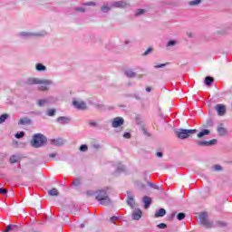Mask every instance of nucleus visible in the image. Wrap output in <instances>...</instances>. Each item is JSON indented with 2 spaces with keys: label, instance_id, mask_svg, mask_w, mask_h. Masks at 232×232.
<instances>
[{
  "label": "nucleus",
  "instance_id": "nucleus-1",
  "mask_svg": "<svg viewBox=\"0 0 232 232\" xmlns=\"http://www.w3.org/2000/svg\"><path fill=\"white\" fill-rule=\"evenodd\" d=\"M25 84H27L28 86H34V84H39L40 86H38V90H40V92H48L49 90L48 86L53 84V82L47 79L32 77V78H28L25 81Z\"/></svg>",
  "mask_w": 232,
  "mask_h": 232
},
{
  "label": "nucleus",
  "instance_id": "nucleus-2",
  "mask_svg": "<svg viewBox=\"0 0 232 232\" xmlns=\"http://www.w3.org/2000/svg\"><path fill=\"white\" fill-rule=\"evenodd\" d=\"M199 222L207 229H211V227H215V226L218 227H224V226H226L224 221H217L216 224L213 225L211 221L208 220V214L206 212H203L199 215Z\"/></svg>",
  "mask_w": 232,
  "mask_h": 232
},
{
  "label": "nucleus",
  "instance_id": "nucleus-3",
  "mask_svg": "<svg viewBox=\"0 0 232 232\" xmlns=\"http://www.w3.org/2000/svg\"><path fill=\"white\" fill-rule=\"evenodd\" d=\"M95 198L102 206H110V204H111V200L110 197H108V191L106 189L96 191Z\"/></svg>",
  "mask_w": 232,
  "mask_h": 232
},
{
  "label": "nucleus",
  "instance_id": "nucleus-4",
  "mask_svg": "<svg viewBox=\"0 0 232 232\" xmlns=\"http://www.w3.org/2000/svg\"><path fill=\"white\" fill-rule=\"evenodd\" d=\"M46 137L44 135L38 133L35 134L31 141L33 148H41V146H44L46 144Z\"/></svg>",
  "mask_w": 232,
  "mask_h": 232
},
{
  "label": "nucleus",
  "instance_id": "nucleus-5",
  "mask_svg": "<svg viewBox=\"0 0 232 232\" xmlns=\"http://www.w3.org/2000/svg\"><path fill=\"white\" fill-rule=\"evenodd\" d=\"M127 5L128 4L124 1L114 2L111 5L106 4L102 6V12L103 14H108V12H110V10H111L112 6H114L115 8H125V6H127Z\"/></svg>",
  "mask_w": 232,
  "mask_h": 232
},
{
  "label": "nucleus",
  "instance_id": "nucleus-6",
  "mask_svg": "<svg viewBox=\"0 0 232 232\" xmlns=\"http://www.w3.org/2000/svg\"><path fill=\"white\" fill-rule=\"evenodd\" d=\"M46 34V32L43 31L41 33H30V32H22L18 34V37L22 39H30V37H43Z\"/></svg>",
  "mask_w": 232,
  "mask_h": 232
},
{
  "label": "nucleus",
  "instance_id": "nucleus-7",
  "mask_svg": "<svg viewBox=\"0 0 232 232\" xmlns=\"http://www.w3.org/2000/svg\"><path fill=\"white\" fill-rule=\"evenodd\" d=\"M195 133H197V130L179 129V131H177V137H179V139H188V137Z\"/></svg>",
  "mask_w": 232,
  "mask_h": 232
},
{
  "label": "nucleus",
  "instance_id": "nucleus-8",
  "mask_svg": "<svg viewBox=\"0 0 232 232\" xmlns=\"http://www.w3.org/2000/svg\"><path fill=\"white\" fill-rule=\"evenodd\" d=\"M124 124V119L122 117H116L112 120L111 126L112 128H119Z\"/></svg>",
  "mask_w": 232,
  "mask_h": 232
},
{
  "label": "nucleus",
  "instance_id": "nucleus-9",
  "mask_svg": "<svg viewBox=\"0 0 232 232\" xmlns=\"http://www.w3.org/2000/svg\"><path fill=\"white\" fill-rule=\"evenodd\" d=\"M72 106H74L76 110H86V102L82 101H73Z\"/></svg>",
  "mask_w": 232,
  "mask_h": 232
},
{
  "label": "nucleus",
  "instance_id": "nucleus-10",
  "mask_svg": "<svg viewBox=\"0 0 232 232\" xmlns=\"http://www.w3.org/2000/svg\"><path fill=\"white\" fill-rule=\"evenodd\" d=\"M50 144L53 146H64V140L63 138L51 139Z\"/></svg>",
  "mask_w": 232,
  "mask_h": 232
},
{
  "label": "nucleus",
  "instance_id": "nucleus-11",
  "mask_svg": "<svg viewBox=\"0 0 232 232\" xmlns=\"http://www.w3.org/2000/svg\"><path fill=\"white\" fill-rule=\"evenodd\" d=\"M142 218V210L140 208L132 212V220H140Z\"/></svg>",
  "mask_w": 232,
  "mask_h": 232
},
{
  "label": "nucleus",
  "instance_id": "nucleus-12",
  "mask_svg": "<svg viewBox=\"0 0 232 232\" xmlns=\"http://www.w3.org/2000/svg\"><path fill=\"white\" fill-rule=\"evenodd\" d=\"M217 142V140H209V141H202V140H198L197 141V144L198 146H213V144H216Z\"/></svg>",
  "mask_w": 232,
  "mask_h": 232
},
{
  "label": "nucleus",
  "instance_id": "nucleus-13",
  "mask_svg": "<svg viewBox=\"0 0 232 232\" xmlns=\"http://www.w3.org/2000/svg\"><path fill=\"white\" fill-rule=\"evenodd\" d=\"M218 133L220 135V137H224L225 135H227V130L224 128V124H219L218 127Z\"/></svg>",
  "mask_w": 232,
  "mask_h": 232
},
{
  "label": "nucleus",
  "instance_id": "nucleus-14",
  "mask_svg": "<svg viewBox=\"0 0 232 232\" xmlns=\"http://www.w3.org/2000/svg\"><path fill=\"white\" fill-rule=\"evenodd\" d=\"M216 110H217L218 115H220V116L226 115V106H224L222 104H218V105H216Z\"/></svg>",
  "mask_w": 232,
  "mask_h": 232
},
{
  "label": "nucleus",
  "instance_id": "nucleus-15",
  "mask_svg": "<svg viewBox=\"0 0 232 232\" xmlns=\"http://www.w3.org/2000/svg\"><path fill=\"white\" fill-rule=\"evenodd\" d=\"M57 122H59V124H68V122H70V118L60 116L57 118Z\"/></svg>",
  "mask_w": 232,
  "mask_h": 232
},
{
  "label": "nucleus",
  "instance_id": "nucleus-16",
  "mask_svg": "<svg viewBox=\"0 0 232 232\" xmlns=\"http://www.w3.org/2000/svg\"><path fill=\"white\" fill-rule=\"evenodd\" d=\"M127 204L133 209L135 208V199L133 198V196L128 195Z\"/></svg>",
  "mask_w": 232,
  "mask_h": 232
},
{
  "label": "nucleus",
  "instance_id": "nucleus-17",
  "mask_svg": "<svg viewBox=\"0 0 232 232\" xmlns=\"http://www.w3.org/2000/svg\"><path fill=\"white\" fill-rule=\"evenodd\" d=\"M143 203H144L145 209H148V208H150V206H151V198L145 196L143 198Z\"/></svg>",
  "mask_w": 232,
  "mask_h": 232
},
{
  "label": "nucleus",
  "instance_id": "nucleus-18",
  "mask_svg": "<svg viewBox=\"0 0 232 232\" xmlns=\"http://www.w3.org/2000/svg\"><path fill=\"white\" fill-rule=\"evenodd\" d=\"M166 215V209L164 208H160L159 210H157L154 214V217L156 218H159V217H164Z\"/></svg>",
  "mask_w": 232,
  "mask_h": 232
},
{
  "label": "nucleus",
  "instance_id": "nucleus-19",
  "mask_svg": "<svg viewBox=\"0 0 232 232\" xmlns=\"http://www.w3.org/2000/svg\"><path fill=\"white\" fill-rule=\"evenodd\" d=\"M31 122H32V121L30 119L22 118V119L19 120L18 124L24 126L26 124H30Z\"/></svg>",
  "mask_w": 232,
  "mask_h": 232
},
{
  "label": "nucleus",
  "instance_id": "nucleus-20",
  "mask_svg": "<svg viewBox=\"0 0 232 232\" xmlns=\"http://www.w3.org/2000/svg\"><path fill=\"white\" fill-rule=\"evenodd\" d=\"M35 70L37 72H46V66H44L43 63H37L35 65Z\"/></svg>",
  "mask_w": 232,
  "mask_h": 232
},
{
  "label": "nucleus",
  "instance_id": "nucleus-21",
  "mask_svg": "<svg viewBox=\"0 0 232 232\" xmlns=\"http://www.w3.org/2000/svg\"><path fill=\"white\" fill-rule=\"evenodd\" d=\"M48 102H50V101H48V99H43V100H38L37 104L40 107L43 106H46V104H48Z\"/></svg>",
  "mask_w": 232,
  "mask_h": 232
},
{
  "label": "nucleus",
  "instance_id": "nucleus-22",
  "mask_svg": "<svg viewBox=\"0 0 232 232\" xmlns=\"http://www.w3.org/2000/svg\"><path fill=\"white\" fill-rule=\"evenodd\" d=\"M48 195H50V197H57L59 195V191L57 188H52L51 190H48Z\"/></svg>",
  "mask_w": 232,
  "mask_h": 232
},
{
  "label": "nucleus",
  "instance_id": "nucleus-23",
  "mask_svg": "<svg viewBox=\"0 0 232 232\" xmlns=\"http://www.w3.org/2000/svg\"><path fill=\"white\" fill-rule=\"evenodd\" d=\"M125 75L130 78L137 77V74L131 70L125 71Z\"/></svg>",
  "mask_w": 232,
  "mask_h": 232
},
{
  "label": "nucleus",
  "instance_id": "nucleus-24",
  "mask_svg": "<svg viewBox=\"0 0 232 232\" xmlns=\"http://www.w3.org/2000/svg\"><path fill=\"white\" fill-rule=\"evenodd\" d=\"M215 80L213 79V77H211V76H207L206 78H205V84L207 85V86H209V85H211V83L214 82Z\"/></svg>",
  "mask_w": 232,
  "mask_h": 232
},
{
  "label": "nucleus",
  "instance_id": "nucleus-25",
  "mask_svg": "<svg viewBox=\"0 0 232 232\" xmlns=\"http://www.w3.org/2000/svg\"><path fill=\"white\" fill-rule=\"evenodd\" d=\"M206 135H209V130H203L199 133H198V137L200 139Z\"/></svg>",
  "mask_w": 232,
  "mask_h": 232
},
{
  "label": "nucleus",
  "instance_id": "nucleus-26",
  "mask_svg": "<svg viewBox=\"0 0 232 232\" xmlns=\"http://www.w3.org/2000/svg\"><path fill=\"white\" fill-rule=\"evenodd\" d=\"M9 162H11V164H15V162H19V157L15 155L11 156Z\"/></svg>",
  "mask_w": 232,
  "mask_h": 232
},
{
  "label": "nucleus",
  "instance_id": "nucleus-27",
  "mask_svg": "<svg viewBox=\"0 0 232 232\" xmlns=\"http://www.w3.org/2000/svg\"><path fill=\"white\" fill-rule=\"evenodd\" d=\"M179 42L177 40H169L168 43H167V47L168 48H170L171 46H176V44H178Z\"/></svg>",
  "mask_w": 232,
  "mask_h": 232
},
{
  "label": "nucleus",
  "instance_id": "nucleus-28",
  "mask_svg": "<svg viewBox=\"0 0 232 232\" xmlns=\"http://www.w3.org/2000/svg\"><path fill=\"white\" fill-rule=\"evenodd\" d=\"M8 117H10V115L5 113V114H2L0 116V124H3L4 122H5L6 119H8Z\"/></svg>",
  "mask_w": 232,
  "mask_h": 232
},
{
  "label": "nucleus",
  "instance_id": "nucleus-29",
  "mask_svg": "<svg viewBox=\"0 0 232 232\" xmlns=\"http://www.w3.org/2000/svg\"><path fill=\"white\" fill-rule=\"evenodd\" d=\"M199 3H202V0H192L188 3L190 6H197Z\"/></svg>",
  "mask_w": 232,
  "mask_h": 232
},
{
  "label": "nucleus",
  "instance_id": "nucleus-30",
  "mask_svg": "<svg viewBox=\"0 0 232 232\" xmlns=\"http://www.w3.org/2000/svg\"><path fill=\"white\" fill-rule=\"evenodd\" d=\"M72 186L74 187L81 186V179L75 178L74 180L72 181Z\"/></svg>",
  "mask_w": 232,
  "mask_h": 232
},
{
  "label": "nucleus",
  "instance_id": "nucleus-31",
  "mask_svg": "<svg viewBox=\"0 0 232 232\" xmlns=\"http://www.w3.org/2000/svg\"><path fill=\"white\" fill-rule=\"evenodd\" d=\"M47 115H48L49 117H53V115H55V109H49V110L47 111Z\"/></svg>",
  "mask_w": 232,
  "mask_h": 232
},
{
  "label": "nucleus",
  "instance_id": "nucleus-32",
  "mask_svg": "<svg viewBox=\"0 0 232 232\" xmlns=\"http://www.w3.org/2000/svg\"><path fill=\"white\" fill-rule=\"evenodd\" d=\"M15 139H23V137H24V131H20V132H17L15 135H14Z\"/></svg>",
  "mask_w": 232,
  "mask_h": 232
},
{
  "label": "nucleus",
  "instance_id": "nucleus-33",
  "mask_svg": "<svg viewBox=\"0 0 232 232\" xmlns=\"http://www.w3.org/2000/svg\"><path fill=\"white\" fill-rule=\"evenodd\" d=\"M178 220H184L186 218V214L184 213H179L177 216Z\"/></svg>",
  "mask_w": 232,
  "mask_h": 232
},
{
  "label": "nucleus",
  "instance_id": "nucleus-34",
  "mask_svg": "<svg viewBox=\"0 0 232 232\" xmlns=\"http://www.w3.org/2000/svg\"><path fill=\"white\" fill-rule=\"evenodd\" d=\"M151 52H153V49L151 47H149L143 53L144 56L146 55H150V53H151Z\"/></svg>",
  "mask_w": 232,
  "mask_h": 232
},
{
  "label": "nucleus",
  "instance_id": "nucleus-35",
  "mask_svg": "<svg viewBox=\"0 0 232 232\" xmlns=\"http://www.w3.org/2000/svg\"><path fill=\"white\" fill-rule=\"evenodd\" d=\"M80 151H88V145L83 144L80 146Z\"/></svg>",
  "mask_w": 232,
  "mask_h": 232
},
{
  "label": "nucleus",
  "instance_id": "nucleus-36",
  "mask_svg": "<svg viewBox=\"0 0 232 232\" xmlns=\"http://www.w3.org/2000/svg\"><path fill=\"white\" fill-rule=\"evenodd\" d=\"M144 10L143 9H138L135 15L139 16V15H142V14H144Z\"/></svg>",
  "mask_w": 232,
  "mask_h": 232
},
{
  "label": "nucleus",
  "instance_id": "nucleus-37",
  "mask_svg": "<svg viewBox=\"0 0 232 232\" xmlns=\"http://www.w3.org/2000/svg\"><path fill=\"white\" fill-rule=\"evenodd\" d=\"M8 193V189L1 188H0V194L1 195H6Z\"/></svg>",
  "mask_w": 232,
  "mask_h": 232
},
{
  "label": "nucleus",
  "instance_id": "nucleus-38",
  "mask_svg": "<svg viewBox=\"0 0 232 232\" xmlns=\"http://www.w3.org/2000/svg\"><path fill=\"white\" fill-rule=\"evenodd\" d=\"M158 227H159L160 229H166L167 225L164 224V223H160V224L158 225Z\"/></svg>",
  "mask_w": 232,
  "mask_h": 232
},
{
  "label": "nucleus",
  "instance_id": "nucleus-39",
  "mask_svg": "<svg viewBox=\"0 0 232 232\" xmlns=\"http://www.w3.org/2000/svg\"><path fill=\"white\" fill-rule=\"evenodd\" d=\"M124 139H131V134L130 132H125L123 134Z\"/></svg>",
  "mask_w": 232,
  "mask_h": 232
},
{
  "label": "nucleus",
  "instance_id": "nucleus-40",
  "mask_svg": "<svg viewBox=\"0 0 232 232\" xmlns=\"http://www.w3.org/2000/svg\"><path fill=\"white\" fill-rule=\"evenodd\" d=\"M166 66V63H161L160 65H155L154 68L159 69V68H164Z\"/></svg>",
  "mask_w": 232,
  "mask_h": 232
},
{
  "label": "nucleus",
  "instance_id": "nucleus-41",
  "mask_svg": "<svg viewBox=\"0 0 232 232\" xmlns=\"http://www.w3.org/2000/svg\"><path fill=\"white\" fill-rule=\"evenodd\" d=\"M118 219H119L118 217L113 216V217L111 218V222L115 223L116 220H118Z\"/></svg>",
  "mask_w": 232,
  "mask_h": 232
},
{
  "label": "nucleus",
  "instance_id": "nucleus-42",
  "mask_svg": "<svg viewBox=\"0 0 232 232\" xmlns=\"http://www.w3.org/2000/svg\"><path fill=\"white\" fill-rule=\"evenodd\" d=\"M89 124H90V126H92V127L97 126V122H95L93 121H89Z\"/></svg>",
  "mask_w": 232,
  "mask_h": 232
},
{
  "label": "nucleus",
  "instance_id": "nucleus-43",
  "mask_svg": "<svg viewBox=\"0 0 232 232\" xmlns=\"http://www.w3.org/2000/svg\"><path fill=\"white\" fill-rule=\"evenodd\" d=\"M12 231V225L7 226L6 229L4 230V232H9Z\"/></svg>",
  "mask_w": 232,
  "mask_h": 232
},
{
  "label": "nucleus",
  "instance_id": "nucleus-44",
  "mask_svg": "<svg viewBox=\"0 0 232 232\" xmlns=\"http://www.w3.org/2000/svg\"><path fill=\"white\" fill-rule=\"evenodd\" d=\"M86 6H95V3L94 2H89L87 4H85Z\"/></svg>",
  "mask_w": 232,
  "mask_h": 232
},
{
  "label": "nucleus",
  "instance_id": "nucleus-45",
  "mask_svg": "<svg viewBox=\"0 0 232 232\" xmlns=\"http://www.w3.org/2000/svg\"><path fill=\"white\" fill-rule=\"evenodd\" d=\"M50 159H55L57 157V153H51L49 154Z\"/></svg>",
  "mask_w": 232,
  "mask_h": 232
},
{
  "label": "nucleus",
  "instance_id": "nucleus-46",
  "mask_svg": "<svg viewBox=\"0 0 232 232\" xmlns=\"http://www.w3.org/2000/svg\"><path fill=\"white\" fill-rule=\"evenodd\" d=\"M215 169L216 171H220V169H222V167L220 165H216Z\"/></svg>",
  "mask_w": 232,
  "mask_h": 232
},
{
  "label": "nucleus",
  "instance_id": "nucleus-47",
  "mask_svg": "<svg viewBox=\"0 0 232 232\" xmlns=\"http://www.w3.org/2000/svg\"><path fill=\"white\" fill-rule=\"evenodd\" d=\"M76 12H85V10H84V8H82V7H78V8H76Z\"/></svg>",
  "mask_w": 232,
  "mask_h": 232
},
{
  "label": "nucleus",
  "instance_id": "nucleus-48",
  "mask_svg": "<svg viewBox=\"0 0 232 232\" xmlns=\"http://www.w3.org/2000/svg\"><path fill=\"white\" fill-rule=\"evenodd\" d=\"M118 171H124V166L121 165L118 167Z\"/></svg>",
  "mask_w": 232,
  "mask_h": 232
},
{
  "label": "nucleus",
  "instance_id": "nucleus-49",
  "mask_svg": "<svg viewBox=\"0 0 232 232\" xmlns=\"http://www.w3.org/2000/svg\"><path fill=\"white\" fill-rule=\"evenodd\" d=\"M153 188H154V189H160V187L159 185H154V186H153Z\"/></svg>",
  "mask_w": 232,
  "mask_h": 232
},
{
  "label": "nucleus",
  "instance_id": "nucleus-50",
  "mask_svg": "<svg viewBox=\"0 0 232 232\" xmlns=\"http://www.w3.org/2000/svg\"><path fill=\"white\" fill-rule=\"evenodd\" d=\"M157 157H159V158H161L162 157V152H157Z\"/></svg>",
  "mask_w": 232,
  "mask_h": 232
},
{
  "label": "nucleus",
  "instance_id": "nucleus-51",
  "mask_svg": "<svg viewBox=\"0 0 232 232\" xmlns=\"http://www.w3.org/2000/svg\"><path fill=\"white\" fill-rule=\"evenodd\" d=\"M146 92H151V87H147Z\"/></svg>",
  "mask_w": 232,
  "mask_h": 232
},
{
  "label": "nucleus",
  "instance_id": "nucleus-52",
  "mask_svg": "<svg viewBox=\"0 0 232 232\" xmlns=\"http://www.w3.org/2000/svg\"><path fill=\"white\" fill-rule=\"evenodd\" d=\"M124 44H130V40H126V41L124 42Z\"/></svg>",
  "mask_w": 232,
  "mask_h": 232
},
{
  "label": "nucleus",
  "instance_id": "nucleus-53",
  "mask_svg": "<svg viewBox=\"0 0 232 232\" xmlns=\"http://www.w3.org/2000/svg\"><path fill=\"white\" fill-rule=\"evenodd\" d=\"M209 126H213V121H210Z\"/></svg>",
  "mask_w": 232,
  "mask_h": 232
},
{
  "label": "nucleus",
  "instance_id": "nucleus-54",
  "mask_svg": "<svg viewBox=\"0 0 232 232\" xmlns=\"http://www.w3.org/2000/svg\"><path fill=\"white\" fill-rule=\"evenodd\" d=\"M13 144H17V141H15V140H14V141H13Z\"/></svg>",
  "mask_w": 232,
  "mask_h": 232
},
{
  "label": "nucleus",
  "instance_id": "nucleus-55",
  "mask_svg": "<svg viewBox=\"0 0 232 232\" xmlns=\"http://www.w3.org/2000/svg\"><path fill=\"white\" fill-rule=\"evenodd\" d=\"M81 227H84V224H82V225H81Z\"/></svg>",
  "mask_w": 232,
  "mask_h": 232
}]
</instances>
